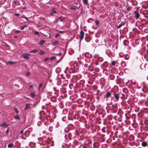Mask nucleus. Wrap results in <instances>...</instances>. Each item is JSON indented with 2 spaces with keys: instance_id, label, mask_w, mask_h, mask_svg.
Segmentation results:
<instances>
[{
  "instance_id": "46",
  "label": "nucleus",
  "mask_w": 148,
  "mask_h": 148,
  "mask_svg": "<svg viewBox=\"0 0 148 148\" xmlns=\"http://www.w3.org/2000/svg\"><path fill=\"white\" fill-rule=\"evenodd\" d=\"M60 35V34L59 33H57L55 36V37L56 38H57Z\"/></svg>"
},
{
  "instance_id": "8",
  "label": "nucleus",
  "mask_w": 148,
  "mask_h": 148,
  "mask_svg": "<svg viewBox=\"0 0 148 148\" xmlns=\"http://www.w3.org/2000/svg\"><path fill=\"white\" fill-rule=\"evenodd\" d=\"M65 20V18L62 16H60L56 21V22L62 21Z\"/></svg>"
},
{
  "instance_id": "25",
  "label": "nucleus",
  "mask_w": 148,
  "mask_h": 148,
  "mask_svg": "<svg viewBox=\"0 0 148 148\" xmlns=\"http://www.w3.org/2000/svg\"><path fill=\"white\" fill-rule=\"evenodd\" d=\"M13 146V144L12 143H10L8 144V148H12Z\"/></svg>"
},
{
  "instance_id": "33",
  "label": "nucleus",
  "mask_w": 148,
  "mask_h": 148,
  "mask_svg": "<svg viewBox=\"0 0 148 148\" xmlns=\"http://www.w3.org/2000/svg\"><path fill=\"white\" fill-rule=\"evenodd\" d=\"M85 39L87 42H89L90 40V38H88L86 37L85 38Z\"/></svg>"
},
{
  "instance_id": "23",
  "label": "nucleus",
  "mask_w": 148,
  "mask_h": 148,
  "mask_svg": "<svg viewBox=\"0 0 148 148\" xmlns=\"http://www.w3.org/2000/svg\"><path fill=\"white\" fill-rule=\"evenodd\" d=\"M89 126L90 128H92L91 129L92 130L94 126V125L92 123H90V124H89Z\"/></svg>"
},
{
  "instance_id": "12",
  "label": "nucleus",
  "mask_w": 148,
  "mask_h": 148,
  "mask_svg": "<svg viewBox=\"0 0 148 148\" xmlns=\"http://www.w3.org/2000/svg\"><path fill=\"white\" fill-rule=\"evenodd\" d=\"M16 62H13V61H9L8 62H6V64L7 65H8L10 64V65H12L13 64H14L16 63Z\"/></svg>"
},
{
  "instance_id": "34",
  "label": "nucleus",
  "mask_w": 148,
  "mask_h": 148,
  "mask_svg": "<svg viewBox=\"0 0 148 148\" xmlns=\"http://www.w3.org/2000/svg\"><path fill=\"white\" fill-rule=\"evenodd\" d=\"M77 7L76 6H73L71 8V9L74 10H76Z\"/></svg>"
},
{
  "instance_id": "56",
  "label": "nucleus",
  "mask_w": 148,
  "mask_h": 148,
  "mask_svg": "<svg viewBox=\"0 0 148 148\" xmlns=\"http://www.w3.org/2000/svg\"><path fill=\"white\" fill-rule=\"evenodd\" d=\"M59 32L60 33H64L65 32L64 31H59Z\"/></svg>"
},
{
  "instance_id": "36",
  "label": "nucleus",
  "mask_w": 148,
  "mask_h": 148,
  "mask_svg": "<svg viewBox=\"0 0 148 148\" xmlns=\"http://www.w3.org/2000/svg\"><path fill=\"white\" fill-rule=\"evenodd\" d=\"M38 51V50L35 49V50H33L31 51H30V52L31 53L33 52L34 53H35Z\"/></svg>"
},
{
  "instance_id": "41",
  "label": "nucleus",
  "mask_w": 148,
  "mask_h": 148,
  "mask_svg": "<svg viewBox=\"0 0 148 148\" xmlns=\"http://www.w3.org/2000/svg\"><path fill=\"white\" fill-rule=\"evenodd\" d=\"M42 85H43V84L42 83L40 84L39 86V87H38V89L39 90H40V88L42 87Z\"/></svg>"
},
{
  "instance_id": "1",
  "label": "nucleus",
  "mask_w": 148,
  "mask_h": 148,
  "mask_svg": "<svg viewBox=\"0 0 148 148\" xmlns=\"http://www.w3.org/2000/svg\"><path fill=\"white\" fill-rule=\"evenodd\" d=\"M114 93V96L116 100V101H117L119 100V95H120V93L118 92H113Z\"/></svg>"
},
{
  "instance_id": "9",
  "label": "nucleus",
  "mask_w": 148,
  "mask_h": 148,
  "mask_svg": "<svg viewBox=\"0 0 148 148\" xmlns=\"http://www.w3.org/2000/svg\"><path fill=\"white\" fill-rule=\"evenodd\" d=\"M108 66V63L107 62H105L103 63L102 66L103 68H107Z\"/></svg>"
},
{
  "instance_id": "18",
  "label": "nucleus",
  "mask_w": 148,
  "mask_h": 148,
  "mask_svg": "<svg viewBox=\"0 0 148 148\" xmlns=\"http://www.w3.org/2000/svg\"><path fill=\"white\" fill-rule=\"evenodd\" d=\"M138 115L139 117L141 118L143 116V113L142 112H140L138 114Z\"/></svg>"
},
{
  "instance_id": "31",
  "label": "nucleus",
  "mask_w": 148,
  "mask_h": 148,
  "mask_svg": "<svg viewBox=\"0 0 148 148\" xmlns=\"http://www.w3.org/2000/svg\"><path fill=\"white\" fill-rule=\"evenodd\" d=\"M144 111L145 113H148V108H145L144 109Z\"/></svg>"
},
{
  "instance_id": "51",
  "label": "nucleus",
  "mask_w": 148,
  "mask_h": 148,
  "mask_svg": "<svg viewBox=\"0 0 148 148\" xmlns=\"http://www.w3.org/2000/svg\"><path fill=\"white\" fill-rule=\"evenodd\" d=\"M34 34H38H38H39V32L38 31H36L35 32H34Z\"/></svg>"
},
{
  "instance_id": "54",
  "label": "nucleus",
  "mask_w": 148,
  "mask_h": 148,
  "mask_svg": "<svg viewBox=\"0 0 148 148\" xmlns=\"http://www.w3.org/2000/svg\"><path fill=\"white\" fill-rule=\"evenodd\" d=\"M21 18H23L25 19L27 21H29V20L26 17H22Z\"/></svg>"
},
{
  "instance_id": "11",
  "label": "nucleus",
  "mask_w": 148,
  "mask_h": 148,
  "mask_svg": "<svg viewBox=\"0 0 148 148\" xmlns=\"http://www.w3.org/2000/svg\"><path fill=\"white\" fill-rule=\"evenodd\" d=\"M55 8H53L52 10V11L50 14V15L51 16H53L54 14L56 13V12L55 11Z\"/></svg>"
},
{
  "instance_id": "32",
  "label": "nucleus",
  "mask_w": 148,
  "mask_h": 148,
  "mask_svg": "<svg viewBox=\"0 0 148 148\" xmlns=\"http://www.w3.org/2000/svg\"><path fill=\"white\" fill-rule=\"evenodd\" d=\"M30 95L31 97H34L35 96V95L34 93H31Z\"/></svg>"
},
{
  "instance_id": "37",
  "label": "nucleus",
  "mask_w": 148,
  "mask_h": 148,
  "mask_svg": "<svg viewBox=\"0 0 148 148\" xmlns=\"http://www.w3.org/2000/svg\"><path fill=\"white\" fill-rule=\"evenodd\" d=\"M126 22H122L120 24L121 26H124L125 24L126 23Z\"/></svg>"
},
{
  "instance_id": "21",
  "label": "nucleus",
  "mask_w": 148,
  "mask_h": 148,
  "mask_svg": "<svg viewBox=\"0 0 148 148\" xmlns=\"http://www.w3.org/2000/svg\"><path fill=\"white\" fill-rule=\"evenodd\" d=\"M142 145L143 147H145L147 145V143L146 142H143L142 143Z\"/></svg>"
},
{
  "instance_id": "53",
  "label": "nucleus",
  "mask_w": 148,
  "mask_h": 148,
  "mask_svg": "<svg viewBox=\"0 0 148 148\" xmlns=\"http://www.w3.org/2000/svg\"><path fill=\"white\" fill-rule=\"evenodd\" d=\"M121 26H122L121 25V24H120V25H119L118 26H116V27L117 28L119 29V28H120L121 27Z\"/></svg>"
},
{
  "instance_id": "14",
  "label": "nucleus",
  "mask_w": 148,
  "mask_h": 148,
  "mask_svg": "<svg viewBox=\"0 0 148 148\" xmlns=\"http://www.w3.org/2000/svg\"><path fill=\"white\" fill-rule=\"evenodd\" d=\"M140 68L142 70H145V65L144 64H142L140 66Z\"/></svg>"
},
{
  "instance_id": "3",
  "label": "nucleus",
  "mask_w": 148,
  "mask_h": 148,
  "mask_svg": "<svg viewBox=\"0 0 148 148\" xmlns=\"http://www.w3.org/2000/svg\"><path fill=\"white\" fill-rule=\"evenodd\" d=\"M143 14L145 17H148V10H144L143 11Z\"/></svg>"
},
{
  "instance_id": "60",
  "label": "nucleus",
  "mask_w": 148,
  "mask_h": 148,
  "mask_svg": "<svg viewBox=\"0 0 148 148\" xmlns=\"http://www.w3.org/2000/svg\"><path fill=\"white\" fill-rule=\"evenodd\" d=\"M26 26H23L21 28V30H23L25 27H26Z\"/></svg>"
},
{
  "instance_id": "6",
  "label": "nucleus",
  "mask_w": 148,
  "mask_h": 148,
  "mask_svg": "<svg viewBox=\"0 0 148 148\" xmlns=\"http://www.w3.org/2000/svg\"><path fill=\"white\" fill-rule=\"evenodd\" d=\"M134 17L136 19H138L140 16V14L136 11H134Z\"/></svg>"
},
{
  "instance_id": "13",
  "label": "nucleus",
  "mask_w": 148,
  "mask_h": 148,
  "mask_svg": "<svg viewBox=\"0 0 148 148\" xmlns=\"http://www.w3.org/2000/svg\"><path fill=\"white\" fill-rule=\"evenodd\" d=\"M30 104L29 103H27L26 104L25 108V110H26L27 109H28L30 107Z\"/></svg>"
},
{
  "instance_id": "58",
  "label": "nucleus",
  "mask_w": 148,
  "mask_h": 148,
  "mask_svg": "<svg viewBox=\"0 0 148 148\" xmlns=\"http://www.w3.org/2000/svg\"><path fill=\"white\" fill-rule=\"evenodd\" d=\"M16 16H18L20 15V14H14Z\"/></svg>"
},
{
  "instance_id": "43",
  "label": "nucleus",
  "mask_w": 148,
  "mask_h": 148,
  "mask_svg": "<svg viewBox=\"0 0 148 148\" xmlns=\"http://www.w3.org/2000/svg\"><path fill=\"white\" fill-rule=\"evenodd\" d=\"M56 58V57H55V56H53V57L51 58H50V60H53L55 59Z\"/></svg>"
},
{
  "instance_id": "39",
  "label": "nucleus",
  "mask_w": 148,
  "mask_h": 148,
  "mask_svg": "<svg viewBox=\"0 0 148 148\" xmlns=\"http://www.w3.org/2000/svg\"><path fill=\"white\" fill-rule=\"evenodd\" d=\"M92 68V67L91 66L89 67L88 68L89 70L91 71H92L93 70V68Z\"/></svg>"
},
{
  "instance_id": "22",
  "label": "nucleus",
  "mask_w": 148,
  "mask_h": 148,
  "mask_svg": "<svg viewBox=\"0 0 148 148\" xmlns=\"http://www.w3.org/2000/svg\"><path fill=\"white\" fill-rule=\"evenodd\" d=\"M39 53L41 55H42L44 54L45 53V52L44 51L40 50V51Z\"/></svg>"
},
{
  "instance_id": "4",
  "label": "nucleus",
  "mask_w": 148,
  "mask_h": 148,
  "mask_svg": "<svg viewBox=\"0 0 148 148\" xmlns=\"http://www.w3.org/2000/svg\"><path fill=\"white\" fill-rule=\"evenodd\" d=\"M30 55V54L28 53H25L22 55V56L26 60H28L29 58V56Z\"/></svg>"
},
{
  "instance_id": "29",
  "label": "nucleus",
  "mask_w": 148,
  "mask_h": 148,
  "mask_svg": "<svg viewBox=\"0 0 148 148\" xmlns=\"http://www.w3.org/2000/svg\"><path fill=\"white\" fill-rule=\"evenodd\" d=\"M14 118L15 119H20V118L19 116L18 115H16L14 116Z\"/></svg>"
},
{
  "instance_id": "20",
  "label": "nucleus",
  "mask_w": 148,
  "mask_h": 148,
  "mask_svg": "<svg viewBox=\"0 0 148 148\" xmlns=\"http://www.w3.org/2000/svg\"><path fill=\"white\" fill-rule=\"evenodd\" d=\"M58 43H59L58 41H56L55 42H53L52 43V44L54 46H55V45H57L58 44Z\"/></svg>"
},
{
  "instance_id": "16",
  "label": "nucleus",
  "mask_w": 148,
  "mask_h": 148,
  "mask_svg": "<svg viewBox=\"0 0 148 148\" xmlns=\"http://www.w3.org/2000/svg\"><path fill=\"white\" fill-rule=\"evenodd\" d=\"M85 118L84 116H82L79 119V121L81 122H84V121L85 120Z\"/></svg>"
},
{
  "instance_id": "64",
  "label": "nucleus",
  "mask_w": 148,
  "mask_h": 148,
  "mask_svg": "<svg viewBox=\"0 0 148 148\" xmlns=\"http://www.w3.org/2000/svg\"><path fill=\"white\" fill-rule=\"evenodd\" d=\"M29 88H33V86L32 85H30V86H29Z\"/></svg>"
},
{
  "instance_id": "48",
  "label": "nucleus",
  "mask_w": 148,
  "mask_h": 148,
  "mask_svg": "<svg viewBox=\"0 0 148 148\" xmlns=\"http://www.w3.org/2000/svg\"><path fill=\"white\" fill-rule=\"evenodd\" d=\"M131 10V7L130 6H128L127 8V10L128 11H130Z\"/></svg>"
},
{
  "instance_id": "7",
  "label": "nucleus",
  "mask_w": 148,
  "mask_h": 148,
  "mask_svg": "<svg viewBox=\"0 0 148 148\" xmlns=\"http://www.w3.org/2000/svg\"><path fill=\"white\" fill-rule=\"evenodd\" d=\"M142 90L145 93H147L148 91V88L146 86H144L142 89Z\"/></svg>"
},
{
  "instance_id": "45",
  "label": "nucleus",
  "mask_w": 148,
  "mask_h": 148,
  "mask_svg": "<svg viewBox=\"0 0 148 148\" xmlns=\"http://www.w3.org/2000/svg\"><path fill=\"white\" fill-rule=\"evenodd\" d=\"M69 131V129L68 128H66L64 130V131L66 133L68 132Z\"/></svg>"
},
{
  "instance_id": "10",
  "label": "nucleus",
  "mask_w": 148,
  "mask_h": 148,
  "mask_svg": "<svg viewBox=\"0 0 148 148\" xmlns=\"http://www.w3.org/2000/svg\"><path fill=\"white\" fill-rule=\"evenodd\" d=\"M8 125L5 122H4L3 123L0 125V126L3 127H7Z\"/></svg>"
},
{
  "instance_id": "52",
  "label": "nucleus",
  "mask_w": 148,
  "mask_h": 148,
  "mask_svg": "<svg viewBox=\"0 0 148 148\" xmlns=\"http://www.w3.org/2000/svg\"><path fill=\"white\" fill-rule=\"evenodd\" d=\"M30 74V73L29 72H27L26 73V75L27 76H28Z\"/></svg>"
},
{
  "instance_id": "38",
  "label": "nucleus",
  "mask_w": 148,
  "mask_h": 148,
  "mask_svg": "<svg viewBox=\"0 0 148 148\" xmlns=\"http://www.w3.org/2000/svg\"><path fill=\"white\" fill-rule=\"evenodd\" d=\"M95 23L97 25H98L99 24V21L97 20L95 21Z\"/></svg>"
},
{
  "instance_id": "55",
  "label": "nucleus",
  "mask_w": 148,
  "mask_h": 148,
  "mask_svg": "<svg viewBox=\"0 0 148 148\" xmlns=\"http://www.w3.org/2000/svg\"><path fill=\"white\" fill-rule=\"evenodd\" d=\"M9 128H8L7 129L6 131V134H8L9 133Z\"/></svg>"
},
{
  "instance_id": "63",
  "label": "nucleus",
  "mask_w": 148,
  "mask_h": 148,
  "mask_svg": "<svg viewBox=\"0 0 148 148\" xmlns=\"http://www.w3.org/2000/svg\"><path fill=\"white\" fill-rule=\"evenodd\" d=\"M23 130H22L21 131V132H20V134H22V133H23Z\"/></svg>"
},
{
  "instance_id": "44",
  "label": "nucleus",
  "mask_w": 148,
  "mask_h": 148,
  "mask_svg": "<svg viewBox=\"0 0 148 148\" xmlns=\"http://www.w3.org/2000/svg\"><path fill=\"white\" fill-rule=\"evenodd\" d=\"M116 63V62L115 61H113L112 62V65H115V64Z\"/></svg>"
},
{
  "instance_id": "15",
  "label": "nucleus",
  "mask_w": 148,
  "mask_h": 148,
  "mask_svg": "<svg viewBox=\"0 0 148 148\" xmlns=\"http://www.w3.org/2000/svg\"><path fill=\"white\" fill-rule=\"evenodd\" d=\"M50 99L53 102H54L56 99V97L55 96L52 97H51Z\"/></svg>"
},
{
  "instance_id": "62",
  "label": "nucleus",
  "mask_w": 148,
  "mask_h": 148,
  "mask_svg": "<svg viewBox=\"0 0 148 148\" xmlns=\"http://www.w3.org/2000/svg\"><path fill=\"white\" fill-rule=\"evenodd\" d=\"M98 62H99V61H96V64H95L96 65H98Z\"/></svg>"
},
{
  "instance_id": "49",
  "label": "nucleus",
  "mask_w": 148,
  "mask_h": 148,
  "mask_svg": "<svg viewBox=\"0 0 148 148\" xmlns=\"http://www.w3.org/2000/svg\"><path fill=\"white\" fill-rule=\"evenodd\" d=\"M76 108V107L75 105H72V108L73 109H75Z\"/></svg>"
},
{
  "instance_id": "17",
  "label": "nucleus",
  "mask_w": 148,
  "mask_h": 148,
  "mask_svg": "<svg viewBox=\"0 0 148 148\" xmlns=\"http://www.w3.org/2000/svg\"><path fill=\"white\" fill-rule=\"evenodd\" d=\"M45 43V40H42L40 41L39 44L40 45H42Z\"/></svg>"
},
{
  "instance_id": "59",
  "label": "nucleus",
  "mask_w": 148,
  "mask_h": 148,
  "mask_svg": "<svg viewBox=\"0 0 148 148\" xmlns=\"http://www.w3.org/2000/svg\"><path fill=\"white\" fill-rule=\"evenodd\" d=\"M21 32V31L19 30H17L15 32L16 33H19Z\"/></svg>"
},
{
  "instance_id": "28",
  "label": "nucleus",
  "mask_w": 148,
  "mask_h": 148,
  "mask_svg": "<svg viewBox=\"0 0 148 148\" xmlns=\"http://www.w3.org/2000/svg\"><path fill=\"white\" fill-rule=\"evenodd\" d=\"M144 58L146 59L147 61L148 62V54L145 55L144 56Z\"/></svg>"
},
{
  "instance_id": "27",
  "label": "nucleus",
  "mask_w": 148,
  "mask_h": 148,
  "mask_svg": "<svg viewBox=\"0 0 148 148\" xmlns=\"http://www.w3.org/2000/svg\"><path fill=\"white\" fill-rule=\"evenodd\" d=\"M134 138L133 136H131L129 138L130 140H134Z\"/></svg>"
},
{
  "instance_id": "35",
  "label": "nucleus",
  "mask_w": 148,
  "mask_h": 148,
  "mask_svg": "<svg viewBox=\"0 0 148 148\" xmlns=\"http://www.w3.org/2000/svg\"><path fill=\"white\" fill-rule=\"evenodd\" d=\"M68 110L66 109H64L63 111V114H66V112L67 113Z\"/></svg>"
},
{
  "instance_id": "26",
  "label": "nucleus",
  "mask_w": 148,
  "mask_h": 148,
  "mask_svg": "<svg viewBox=\"0 0 148 148\" xmlns=\"http://www.w3.org/2000/svg\"><path fill=\"white\" fill-rule=\"evenodd\" d=\"M50 119V116L49 115H47L46 116V119L47 121L49 120Z\"/></svg>"
},
{
  "instance_id": "40",
  "label": "nucleus",
  "mask_w": 148,
  "mask_h": 148,
  "mask_svg": "<svg viewBox=\"0 0 148 148\" xmlns=\"http://www.w3.org/2000/svg\"><path fill=\"white\" fill-rule=\"evenodd\" d=\"M103 59L102 58H99L98 61H99L101 62L103 61Z\"/></svg>"
},
{
  "instance_id": "50",
  "label": "nucleus",
  "mask_w": 148,
  "mask_h": 148,
  "mask_svg": "<svg viewBox=\"0 0 148 148\" xmlns=\"http://www.w3.org/2000/svg\"><path fill=\"white\" fill-rule=\"evenodd\" d=\"M75 119H78L79 118V116L77 114H75Z\"/></svg>"
},
{
  "instance_id": "61",
  "label": "nucleus",
  "mask_w": 148,
  "mask_h": 148,
  "mask_svg": "<svg viewBox=\"0 0 148 148\" xmlns=\"http://www.w3.org/2000/svg\"><path fill=\"white\" fill-rule=\"evenodd\" d=\"M32 145H33L32 143H29V145L31 147H33V146H32Z\"/></svg>"
},
{
  "instance_id": "24",
  "label": "nucleus",
  "mask_w": 148,
  "mask_h": 148,
  "mask_svg": "<svg viewBox=\"0 0 148 148\" xmlns=\"http://www.w3.org/2000/svg\"><path fill=\"white\" fill-rule=\"evenodd\" d=\"M29 132L28 131H26L25 133V135L26 137H28L29 135Z\"/></svg>"
},
{
  "instance_id": "42",
  "label": "nucleus",
  "mask_w": 148,
  "mask_h": 148,
  "mask_svg": "<svg viewBox=\"0 0 148 148\" xmlns=\"http://www.w3.org/2000/svg\"><path fill=\"white\" fill-rule=\"evenodd\" d=\"M14 110L17 114H18L19 113V112L16 108H15L14 109Z\"/></svg>"
},
{
  "instance_id": "47",
  "label": "nucleus",
  "mask_w": 148,
  "mask_h": 148,
  "mask_svg": "<svg viewBox=\"0 0 148 148\" xmlns=\"http://www.w3.org/2000/svg\"><path fill=\"white\" fill-rule=\"evenodd\" d=\"M49 59V58L48 57H47V58H46L44 59V62H46Z\"/></svg>"
},
{
  "instance_id": "19",
  "label": "nucleus",
  "mask_w": 148,
  "mask_h": 148,
  "mask_svg": "<svg viewBox=\"0 0 148 148\" xmlns=\"http://www.w3.org/2000/svg\"><path fill=\"white\" fill-rule=\"evenodd\" d=\"M95 129L94 130L95 131H96L97 129V130H99L100 129H99V126L97 125H95Z\"/></svg>"
},
{
  "instance_id": "5",
  "label": "nucleus",
  "mask_w": 148,
  "mask_h": 148,
  "mask_svg": "<svg viewBox=\"0 0 148 148\" xmlns=\"http://www.w3.org/2000/svg\"><path fill=\"white\" fill-rule=\"evenodd\" d=\"M84 32L83 31L81 30L80 33L79 38L80 41H81L83 39L84 37Z\"/></svg>"
},
{
  "instance_id": "57",
  "label": "nucleus",
  "mask_w": 148,
  "mask_h": 148,
  "mask_svg": "<svg viewBox=\"0 0 148 148\" xmlns=\"http://www.w3.org/2000/svg\"><path fill=\"white\" fill-rule=\"evenodd\" d=\"M145 104L146 106H148V102H146L145 103Z\"/></svg>"
},
{
  "instance_id": "2",
  "label": "nucleus",
  "mask_w": 148,
  "mask_h": 148,
  "mask_svg": "<svg viewBox=\"0 0 148 148\" xmlns=\"http://www.w3.org/2000/svg\"><path fill=\"white\" fill-rule=\"evenodd\" d=\"M113 92L112 91L111 92L109 91L107 92L105 95L104 97L107 98H110L111 96L112 93Z\"/></svg>"
},
{
  "instance_id": "30",
  "label": "nucleus",
  "mask_w": 148,
  "mask_h": 148,
  "mask_svg": "<svg viewBox=\"0 0 148 148\" xmlns=\"http://www.w3.org/2000/svg\"><path fill=\"white\" fill-rule=\"evenodd\" d=\"M83 2L86 5L88 4V0H82Z\"/></svg>"
}]
</instances>
